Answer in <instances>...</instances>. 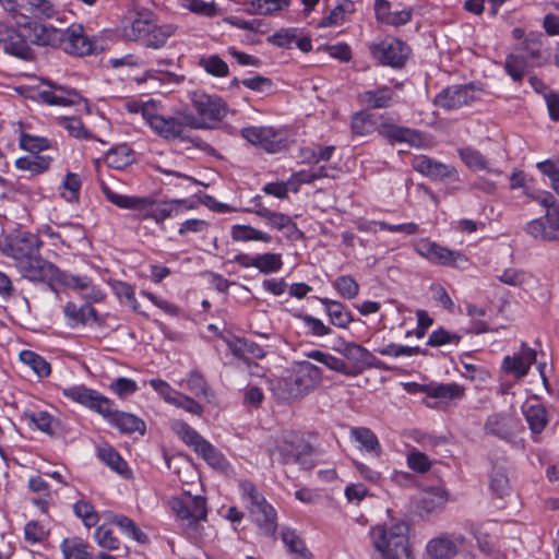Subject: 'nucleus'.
Masks as SVG:
<instances>
[{
	"label": "nucleus",
	"mask_w": 559,
	"mask_h": 559,
	"mask_svg": "<svg viewBox=\"0 0 559 559\" xmlns=\"http://www.w3.org/2000/svg\"><path fill=\"white\" fill-rule=\"evenodd\" d=\"M43 245L38 235L16 231L5 237L2 252L14 261L23 278L39 283L56 274L55 264L40 255Z\"/></svg>",
	"instance_id": "nucleus-1"
},
{
	"label": "nucleus",
	"mask_w": 559,
	"mask_h": 559,
	"mask_svg": "<svg viewBox=\"0 0 559 559\" xmlns=\"http://www.w3.org/2000/svg\"><path fill=\"white\" fill-rule=\"evenodd\" d=\"M322 370L309 361H300L287 376L272 382L274 396L282 402L301 399L321 381Z\"/></svg>",
	"instance_id": "nucleus-2"
},
{
	"label": "nucleus",
	"mask_w": 559,
	"mask_h": 559,
	"mask_svg": "<svg viewBox=\"0 0 559 559\" xmlns=\"http://www.w3.org/2000/svg\"><path fill=\"white\" fill-rule=\"evenodd\" d=\"M407 533L408 526L404 521H391L372 527L370 537L383 559L411 558Z\"/></svg>",
	"instance_id": "nucleus-3"
},
{
	"label": "nucleus",
	"mask_w": 559,
	"mask_h": 559,
	"mask_svg": "<svg viewBox=\"0 0 559 559\" xmlns=\"http://www.w3.org/2000/svg\"><path fill=\"white\" fill-rule=\"evenodd\" d=\"M193 112H186V122L191 129H212L227 114L222 98L203 93H193L191 97Z\"/></svg>",
	"instance_id": "nucleus-4"
},
{
	"label": "nucleus",
	"mask_w": 559,
	"mask_h": 559,
	"mask_svg": "<svg viewBox=\"0 0 559 559\" xmlns=\"http://www.w3.org/2000/svg\"><path fill=\"white\" fill-rule=\"evenodd\" d=\"M170 429L213 468L224 471L228 463L225 456L197 430L181 419H173Z\"/></svg>",
	"instance_id": "nucleus-5"
},
{
	"label": "nucleus",
	"mask_w": 559,
	"mask_h": 559,
	"mask_svg": "<svg viewBox=\"0 0 559 559\" xmlns=\"http://www.w3.org/2000/svg\"><path fill=\"white\" fill-rule=\"evenodd\" d=\"M143 117L150 124L151 129L164 139L183 138L185 129L188 127L186 122V112L177 117H165L162 115H153L150 112L148 105L143 107Z\"/></svg>",
	"instance_id": "nucleus-6"
},
{
	"label": "nucleus",
	"mask_w": 559,
	"mask_h": 559,
	"mask_svg": "<svg viewBox=\"0 0 559 559\" xmlns=\"http://www.w3.org/2000/svg\"><path fill=\"white\" fill-rule=\"evenodd\" d=\"M170 507L176 516L181 521H187L188 525L205 520L207 515L206 500L202 496L187 495L181 498H173Z\"/></svg>",
	"instance_id": "nucleus-7"
},
{
	"label": "nucleus",
	"mask_w": 559,
	"mask_h": 559,
	"mask_svg": "<svg viewBox=\"0 0 559 559\" xmlns=\"http://www.w3.org/2000/svg\"><path fill=\"white\" fill-rule=\"evenodd\" d=\"M155 20L156 15L151 10L134 7L130 12L129 23L123 26L124 37L144 46Z\"/></svg>",
	"instance_id": "nucleus-8"
},
{
	"label": "nucleus",
	"mask_w": 559,
	"mask_h": 559,
	"mask_svg": "<svg viewBox=\"0 0 559 559\" xmlns=\"http://www.w3.org/2000/svg\"><path fill=\"white\" fill-rule=\"evenodd\" d=\"M100 189L110 203L123 210L138 212V215L141 219H151L150 212H152V205H154L153 198L120 194L112 191L104 182H102Z\"/></svg>",
	"instance_id": "nucleus-9"
},
{
	"label": "nucleus",
	"mask_w": 559,
	"mask_h": 559,
	"mask_svg": "<svg viewBox=\"0 0 559 559\" xmlns=\"http://www.w3.org/2000/svg\"><path fill=\"white\" fill-rule=\"evenodd\" d=\"M478 99L477 91L473 85H452L443 88L435 98V104L447 110L468 106Z\"/></svg>",
	"instance_id": "nucleus-10"
},
{
	"label": "nucleus",
	"mask_w": 559,
	"mask_h": 559,
	"mask_svg": "<svg viewBox=\"0 0 559 559\" xmlns=\"http://www.w3.org/2000/svg\"><path fill=\"white\" fill-rule=\"evenodd\" d=\"M464 543L465 537L460 533L442 534L427 543L426 552L431 559H451Z\"/></svg>",
	"instance_id": "nucleus-11"
},
{
	"label": "nucleus",
	"mask_w": 559,
	"mask_h": 559,
	"mask_svg": "<svg viewBox=\"0 0 559 559\" xmlns=\"http://www.w3.org/2000/svg\"><path fill=\"white\" fill-rule=\"evenodd\" d=\"M372 52L381 63L400 68L405 63L409 48L400 39L388 38L374 46Z\"/></svg>",
	"instance_id": "nucleus-12"
},
{
	"label": "nucleus",
	"mask_w": 559,
	"mask_h": 559,
	"mask_svg": "<svg viewBox=\"0 0 559 559\" xmlns=\"http://www.w3.org/2000/svg\"><path fill=\"white\" fill-rule=\"evenodd\" d=\"M62 393L71 401L95 411L100 415L103 412H108L109 399L93 389L84 385H73L63 389Z\"/></svg>",
	"instance_id": "nucleus-13"
},
{
	"label": "nucleus",
	"mask_w": 559,
	"mask_h": 559,
	"mask_svg": "<svg viewBox=\"0 0 559 559\" xmlns=\"http://www.w3.org/2000/svg\"><path fill=\"white\" fill-rule=\"evenodd\" d=\"M61 48L67 53L86 56L95 51V43L84 34L82 25H71L63 32Z\"/></svg>",
	"instance_id": "nucleus-14"
},
{
	"label": "nucleus",
	"mask_w": 559,
	"mask_h": 559,
	"mask_svg": "<svg viewBox=\"0 0 559 559\" xmlns=\"http://www.w3.org/2000/svg\"><path fill=\"white\" fill-rule=\"evenodd\" d=\"M412 167L417 173L433 180H444L447 178L457 180V170L451 165L437 162L426 155H418L412 159Z\"/></svg>",
	"instance_id": "nucleus-15"
},
{
	"label": "nucleus",
	"mask_w": 559,
	"mask_h": 559,
	"mask_svg": "<svg viewBox=\"0 0 559 559\" xmlns=\"http://www.w3.org/2000/svg\"><path fill=\"white\" fill-rule=\"evenodd\" d=\"M535 360L536 352L530 348L525 343H522L520 353L503 358L501 369L506 373L521 379L528 373Z\"/></svg>",
	"instance_id": "nucleus-16"
},
{
	"label": "nucleus",
	"mask_w": 559,
	"mask_h": 559,
	"mask_svg": "<svg viewBox=\"0 0 559 559\" xmlns=\"http://www.w3.org/2000/svg\"><path fill=\"white\" fill-rule=\"evenodd\" d=\"M50 90L39 92V98L50 106H71L81 100V95L73 88L57 84L50 80H45Z\"/></svg>",
	"instance_id": "nucleus-17"
},
{
	"label": "nucleus",
	"mask_w": 559,
	"mask_h": 559,
	"mask_svg": "<svg viewBox=\"0 0 559 559\" xmlns=\"http://www.w3.org/2000/svg\"><path fill=\"white\" fill-rule=\"evenodd\" d=\"M0 45L7 53L21 59L27 60L32 56L24 36L7 25L0 26Z\"/></svg>",
	"instance_id": "nucleus-18"
},
{
	"label": "nucleus",
	"mask_w": 559,
	"mask_h": 559,
	"mask_svg": "<svg viewBox=\"0 0 559 559\" xmlns=\"http://www.w3.org/2000/svg\"><path fill=\"white\" fill-rule=\"evenodd\" d=\"M102 416L123 433L135 431L144 432L145 424L142 419L130 413L119 412L112 408V402H108V412H103Z\"/></svg>",
	"instance_id": "nucleus-19"
},
{
	"label": "nucleus",
	"mask_w": 559,
	"mask_h": 559,
	"mask_svg": "<svg viewBox=\"0 0 559 559\" xmlns=\"http://www.w3.org/2000/svg\"><path fill=\"white\" fill-rule=\"evenodd\" d=\"M250 514L253 521L259 525L263 534L273 536L276 532L275 511L264 498L249 506Z\"/></svg>",
	"instance_id": "nucleus-20"
},
{
	"label": "nucleus",
	"mask_w": 559,
	"mask_h": 559,
	"mask_svg": "<svg viewBox=\"0 0 559 559\" xmlns=\"http://www.w3.org/2000/svg\"><path fill=\"white\" fill-rule=\"evenodd\" d=\"M378 131L380 135L391 142H405L415 147H420L423 144L420 132L409 128L383 123L379 127Z\"/></svg>",
	"instance_id": "nucleus-21"
},
{
	"label": "nucleus",
	"mask_w": 559,
	"mask_h": 559,
	"mask_svg": "<svg viewBox=\"0 0 559 559\" xmlns=\"http://www.w3.org/2000/svg\"><path fill=\"white\" fill-rule=\"evenodd\" d=\"M448 501L447 491L442 488H429L421 492L417 502L420 516L440 512Z\"/></svg>",
	"instance_id": "nucleus-22"
},
{
	"label": "nucleus",
	"mask_w": 559,
	"mask_h": 559,
	"mask_svg": "<svg viewBox=\"0 0 559 559\" xmlns=\"http://www.w3.org/2000/svg\"><path fill=\"white\" fill-rule=\"evenodd\" d=\"M514 428V419L510 414L497 413L490 415L484 425L486 433L502 440L511 438Z\"/></svg>",
	"instance_id": "nucleus-23"
},
{
	"label": "nucleus",
	"mask_w": 559,
	"mask_h": 559,
	"mask_svg": "<svg viewBox=\"0 0 559 559\" xmlns=\"http://www.w3.org/2000/svg\"><path fill=\"white\" fill-rule=\"evenodd\" d=\"M423 392L428 397L439 400L440 402L460 400L464 396V389L456 383H432L425 385Z\"/></svg>",
	"instance_id": "nucleus-24"
},
{
	"label": "nucleus",
	"mask_w": 559,
	"mask_h": 559,
	"mask_svg": "<svg viewBox=\"0 0 559 559\" xmlns=\"http://www.w3.org/2000/svg\"><path fill=\"white\" fill-rule=\"evenodd\" d=\"M177 29V25L171 23L158 24L156 19L153 27L150 31L144 47L151 49H160L165 47L168 39L176 34Z\"/></svg>",
	"instance_id": "nucleus-25"
},
{
	"label": "nucleus",
	"mask_w": 559,
	"mask_h": 559,
	"mask_svg": "<svg viewBox=\"0 0 559 559\" xmlns=\"http://www.w3.org/2000/svg\"><path fill=\"white\" fill-rule=\"evenodd\" d=\"M394 92L389 86H380L376 90H368L359 94V99L365 105L379 109L386 108L393 104Z\"/></svg>",
	"instance_id": "nucleus-26"
},
{
	"label": "nucleus",
	"mask_w": 559,
	"mask_h": 559,
	"mask_svg": "<svg viewBox=\"0 0 559 559\" xmlns=\"http://www.w3.org/2000/svg\"><path fill=\"white\" fill-rule=\"evenodd\" d=\"M559 222L537 218L526 225V233L536 239L551 241L558 239Z\"/></svg>",
	"instance_id": "nucleus-27"
},
{
	"label": "nucleus",
	"mask_w": 559,
	"mask_h": 559,
	"mask_svg": "<svg viewBox=\"0 0 559 559\" xmlns=\"http://www.w3.org/2000/svg\"><path fill=\"white\" fill-rule=\"evenodd\" d=\"M97 456L104 464H106L108 467H110L119 475L124 477L129 476L130 471L128 468L126 461L108 443L100 444L97 448Z\"/></svg>",
	"instance_id": "nucleus-28"
},
{
	"label": "nucleus",
	"mask_w": 559,
	"mask_h": 559,
	"mask_svg": "<svg viewBox=\"0 0 559 559\" xmlns=\"http://www.w3.org/2000/svg\"><path fill=\"white\" fill-rule=\"evenodd\" d=\"M355 11V3L352 0H341L318 23L319 27L340 26L345 22L346 15Z\"/></svg>",
	"instance_id": "nucleus-29"
},
{
	"label": "nucleus",
	"mask_w": 559,
	"mask_h": 559,
	"mask_svg": "<svg viewBox=\"0 0 559 559\" xmlns=\"http://www.w3.org/2000/svg\"><path fill=\"white\" fill-rule=\"evenodd\" d=\"M34 34L31 38L33 44L38 46H52L57 47L62 45L63 32L46 25H38L34 23Z\"/></svg>",
	"instance_id": "nucleus-30"
},
{
	"label": "nucleus",
	"mask_w": 559,
	"mask_h": 559,
	"mask_svg": "<svg viewBox=\"0 0 559 559\" xmlns=\"http://www.w3.org/2000/svg\"><path fill=\"white\" fill-rule=\"evenodd\" d=\"M320 300L324 306L333 325L338 328H347V325L353 321L352 313L343 304L328 298H321Z\"/></svg>",
	"instance_id": "nucleus-31"
},
{
	"label": "nucleus",
	"mask_w": 559,
	"mask_h": 559,
	"mask_svg": "<svg viewBox=\"0 0 559 559\" xmlns=\"http://www.w3.org/2000/svg\"><path fill=\"white\" fill-rule=\"evenodd\" d=\"M55 270H56V274H52V276L50 278L40 281L39 283H46L49 286H51L53 283H59V284H63L68 287H71L73 289H78V290H82V292L84 289H88L92 284V280L87 276H79V275H72V274L64 273V272L60 271L56 265H55Z\"/></svg>",
	"instance_id": "nucleus-32"
},
{
	"label": "nucleus",
	"mask_w": 559,
	"mask_h": 559,
	"mask_svg": "<svg viewBox=\"0 0 559 559\" xmlns=\"http://www.w3.org/2000/svg\"><path fill=\"white\" fill-rule=\"evenodd\" d=\"M105 162L111 168L123 169L134 162V152L129 145L120 144L107 152Z\"/></svg>",
	"instance_id": "nucleus-33"
},
{
	"label": "nucleus",
	"mask_w": 559,
	"mask_h": 559,
	"mask_svg": "<svg viewBox=\"0 0 559 559\" xmlns=\"http://www.w3.org/2000/svg\"><path fill=\"white\" fill-rule=\"evenodd\" d=\"M64 559H93L87 550L88 544L80 537H70L63 539L60 545Z\"/></svg>",
	"instance_id": "nucleus-34"
},
{
	"label": "nucleus",
	"mask_w": 559,
	"mask_h": 559,
	"mask_svg": "<svg viewBox=\"0 0 559 559\" xmlns=\"http://www.w3.org/2000/svg\"><path fill=\"white\" fill-rule=\"evenodd\" d=\"M51 163V157L32 154L29 156H23L15 160L17 169L28 171L32 176L43 174L46 171Z\"/></svg>",
	"instance_id": "nucleus-35"
},
{
	"label": "nucleus",
	"mask_w": 559,
	"mask_h": 559,
	"mask_svg": "<svg viewBox=\"0 0 559 559\" xmlns=\"http://www.w3.org/2000/svg\"><path fill=\"white\" fill-rule=\"evenodd\" d=\"M350 437L360 444L367 452L373 453L377 457L381 454V445L378 437L366 427H354L350 429Z\"/></svg>",
	"instance_id": "nucleus-36"
},
{
	"label": "nucleus",
	"mask_w": 559,
	"mask_h": 559,
	"mask_svg": "<svg viewBox=\"0 0 559 559\" xmlns=\"http://www.w3.org/2000/svg\"><path fill=\"white\" fill-rule=\"evenodd\" d=\"M523 413L533 433L538 435L545 429L548 418L547 411L542 404L527 405L524 407Z\"/></svg>",
	"instance_id": "nucleus-37"
},
{
	"label": "nucleus",
	"mask_w": 559,
	"mask_h": 559,
	"mask_svg": "<svg viewBox=\"0 0 559 559\" xmlns=\"http://www.w3.org/2000/svg\"><path fill=\"white\" fill-rule=\"evenodd\" d=\"M248 12L258 15H271L287 10L289 0H247Z\"/></svg>",
	"instance_id": "nucleus-38"
},
{
	"label": "nucleus",
	"mask_w": 559,
	"mask_h": 559,
	"mask_svg": "<svg viewBox=\"0 0 559 559\" xmlns=\"http://www.w3.org/2000/svg\"><path fill=\"white\" fill-rule=\"evenodd\" d=\"M271 459L277 460L282 464H299L302 456L294 443L284 440L271 450Z\"/></svg>",
	"instance_id": "nucleus-39"
},
{
	"label": "nucleus",
	"mask_w": 559,
	"mask_h": 559,
	"mask_svg": "<svg viewBox=\"0 0 559 559\" xmlns=\"http://www.w3.org/2000/svg\"><path fill=\"white\" fill-rule=\"evenodd\" d=\"M230 234L234 241L246 242L255 240L266 243L272 241V237L269 234L253 228L250 225H234Z\"/></svg>",
	"instance_id": "nucleus-40"
},
{
	"label": "nucleus",
	"mask_w": 559,
	"mask_h": 559,
	"mask_svg": "<svg viewBox=\"0 0 559 559\" xmlns=\"http://www.w3.org/2000/svg\"><path fill=\"white\" fill-rule=\"evenodd\" d=\"M21 361L28 366L39 378L48 377L51 372L50 364L40 355L32 350L20 353Z\"/></svg>",
	"instance_id": "nucleus-41"
},
{
	"label": "nucleus",
	"mask_w": 559,
	"mask_h": 559,
	"mask_svg": "<svg viewBox=\"0 0 559 559\" xmlns=\"http://www.w3.org/2000/svg\"><path fill=\"white\" fill-rule=\"evenodd\" d=\"M542 38L540 33H530L522 43V53L527 62L536 63L542 58Z\"/></svg>",
	"instance_id": "nucleus-42"
},
{
	"label": "nucleus",
	"mask_w": 559,
	"mask_h": 559,
	"mask_svg": "<svg viewBox=\"0 0 559 559\" xmlns=\"http://www.w3.org/2000/svg\"><path fill=\"white\" fill-rule=\"evenodd\" d=\"M459 155L463 163L471 169L474 170H485L487 169L490 173H493L496 175H499L500 171L495 169H489L487 167V159L485 156L477 150H474L472 147H464L459 150Z\"/></svg>",
	"instance_id": "nucleus-43"
},
{
	"label": "nucleus",
	"mask_w": 559,
	"mask_h": 559,
	"mask_svg": "<svg viewBox=\"0 0 559 559\" xmlns=\"http://www.w3.org/2000/svg\"><path fill=\"white\" fill-rule=\"evenodd\" d=\"M490 489L498 497L509 495L511 490L510 479L503 466H493L490 474Z\"/></svg>",
	"instance_id": "nucleus-44"
},
{
	"label": "nucleus",
	"mask_w": 559,
	"mask_h": 559,
	"mask_svg": "<svg viewBox=\"0 0 559 559\" xmlns=\"http://www.w3.org/2000/svg\"><path fill=\"white\" fill-rule=\"evenodd\" d=\"M283 266L281 253L266 252L257 254L255 269L262 274H271L278 272Z\"/></svg>",
	"instance_id": "nucleus-45"
},
{
	"label": "nucleus",
	"mask_w": 559,
	"mask_h": 559,
	"mask_svg": "<svg viewBox=\"0 0 559 559\" xmlns=\"http://www.w3.org/2000/svg\"><path fill=\"white\" fill-rule=\"evenodd\" d=\"M112 523H115L126 535L138 543L144 544L147 542V535L142 532L131 519L123 515H116L112 519Z\"/></svg>",
	"instance_id": "nucleus-46"
},
{
	"label": "nucleus",
	"mask_w": 559,
	"mask_h": 559,
	"mask_svg": "<svg viewBox=\"0 0 559 559\" xmlns=\"http://www.w3.org/2000/svg\"><path fill=\"white\" fill-rule=\"evenodd\" d=\"M333 287L337 290L340 296L345 299H354L359 294V284L350 275L338 276L333 282Z\"/></svg>",
	"instance_id": "nucleus-47"
},
{
	"label": "nucleus",
	"mask_w": 559,
	"mask_h": 559,
	"mask_svg": "<svg viewBox=\"0 0 559 559\" xmlns=\"http://www.w3.org/2000/svg\"><path fill=\"white\" fill-rule=\"evenodd\" d=\"M261 146L269 153H276L282 150L284 138L282 132L271 127H263Z\"/></svg>",
	"instance_id": "nucleus-48"
},
{
	"label": "nucleus",
	"mask_w": 559,
	"mask_h": 559,
	"mask_svg": "<svg viewBox=\"0 0 559 559\" xmlns=\"http://www.w3.org/2000/svg\"><path fill=\"white\" fill-rule=\"evenodd\" d=\"M199 64L211 75L226 76L228 74L227 63L217 55L202 57Z\"/></svg>",
	"instance_id": "nucleus-49"
},
{
	"label": "nucleus",
	"mask_w": 559,
	"mask_h": 559,
	"mask_svg": "<svg viewBox=\"0 0 559 559\" xmlns=\"http://www.w3.org/2000/svg\"><path fill=\"white\" fill-rule=\"evenodd\" d=\"M179 201H163L159 202L154 199V205H152V212H150L151 219L156 224L163 223L166 218L170 217L174 211L177 210Z\"/></svg>",
	"instance_id": "nucleus-50"
},
{
	"label": "nucleus",
	"mask_w": 559,
	"mask_h": 559,
	"mask_svg": "<svg viewBox=\"0 0 559 559\" xmlns=\"http://www.w3.org/2000/svg\"><path fill=\"white\" fill-rule=\"evenodd\" d=\"M111 288L120 301L129 305L134 311L139 310V302L134 295V288L130 284L121 281H115L111 283Z\"/></svg>",
	"instance_id": "nucleus-51"
},
{
	"label": "nucleus",
	"mask_w": 559,
	"mask_h": 559,
	"mask_svg": "<svg viewBox=\"0 0 559 559\" xmlns=\"http://www.w3.org/2000/svg\"><path fill=\"white\" fill-rule=\"evenodd\" d=\"M334 349L357 366H359L362 355H366V347L357 343L345 342L343 340L340 342L338 346L334 347Z\"/></svg>",
	"instance_id": "nucleus-52"
},
{
	"label": "nucleus",
	"mask_w": 559,
	"mask_h": 559,
	"mask_svg": "<svg viewBox=\"0 0 559 559\" xmlns=\"http://www.w3.org/2000/svg\"><path fill=\"white\" fill-rule=\"evenodd\" d=\"M527 63L524 56L509 55L506 60V71L515 82H520L524 76Z\"/></svg>",
	"instance_id": "nucleus-53"
},
{
	"label": "nucleus",
	"mask_w": 559,
	"mask_h": 559,
	"mask_svg": "<svg viewBox=\"0 0 559 559\" xmlns=\"http://www.w3.org/2000/svg\"><path fill=\"white\" fill-rule=\"evenodd\" d=\"M534 199L546 209V221L559 222V203L550 192H539Z\"/></svg>",
	"instance_id": "nucleus-54"
},
{
	"label": "nucleus",
	"mask_w": 559,
	"mask_h": 559,
	"mask_svg": "<svg viewBox=\"0 0 559 559\" xmlns=\"http://www.w3.org/2000/svg\"><path fill=\"white\" fill-rule=\"evenodd\" d=\"M74 513L76 516L83 520V523L87 527L95 526L98 522V514L95 511L92 503L86 500H79L74 507Z\"/></svg>",
	"instance_id": "nucleus-55"
},
{
	"label": "nucleus",
	"mask_w": 559,
	"mask_h": 559,
	"mask_svg": "<svg viewBox=\"0 0 559 559\" xmlns=\"http://www.w3.org/2000/svg\"><path fill=\"white\" fill-rule=\"evenodd\" d=\"M62 188L63 191L61 194L67 201H78L79 192L81 189V179L79 175L74 173L67 174L64 180L62 181Z\"/></svg>",
	"instance_id": "nucleus-56"
},
{
	"label": "nucleus",
	"mask_w": 559,
	"mask_h": 559,
	"mask_svg": "<svg viewBox=\"0 0 559 559\" xmlns=\"http://www.w3.org/2000/svg\"><path fill=\"white\" fill-rule=\"evenodd\" d=\"M29 426H34L43 432L51 431L52 417L47 412H28L24 414Z\"/></svg>",
	"instance_id": "nucleus-57"
},
{
	"label": "nucleus",
	"mask_w": 559,
	"mask_h": 559,
	"mask_svg": "<svg viewBox=\"0 0 559 559\" xmlns=\"http://www.w3.org/2000/svg\"><path fill=\"white\" fill-rule=\"evenodd\" d=\"M95 539L99 547L107 550H118L119 549V540L114 535L112 531L106 528L105 526H99L95 531Z\"/></svg>",
	"instance_id": "nucleus-58"
},
{
	"label": "nucleus",
	"mask_w": 559,
	"mask_h": 559,
	"mask_svg": "<svg viewBox=\"0 0 559 559\" xmlns=\"http://www.w3.org/2000/svg\"><path fill=\"white\" fill-rule=\"evenodd\" d=\"M460 341V335L451 333L444 329H439L430 334L427 344L432 347H438L445 344H459Z\"/></svg>",
	"instance_id": "nucleus-59"
},
{
	"label": "nucleus",
	"mask_w": 559,
	"mask_h": 559,
	"mask_svg": "<svg viewBox=\"0 0 559 559\" xmlns=\"http://www.w3.org/2000/svg\"><path fill=\"white\" fill-rule=\"evenodd\" d=\"M537 168L550 179L552 189L559 194V160L547 159L537 163Z\"/></svg>",
	"instance_id": "nucleus-60"
},
{
	"label": "nucleus",
	"mask_w": 559,
	"mask_h": 559,
	"mask_svg": "<svg viewBox=\"0 0 559 559\" xmlns=\"http://www.w3.org/2000/svg\"><path fill=\"white\" fill-rule=\"evenodd\" d=\"M373 129V122L366 112H356L352 119V131L357 135L369 134Z\"/></svg>",
	"instance_id": "nucleus-61"
},
{
	"label": "nucleus",
	"mask_w": 559,
	"mask_h": 559,
	"mask_svg": "<svg viewBox=\"0 0 559 559\" xmlns=\"http://www.w3.org/2000/svg\"><path fill=\"white\" fill-rule=\"evenodd\" d=\"M20 146L21 148L35 154L46 150L48 147V141L45 138H38L23 133L20 139Z\"/></svg>",
	"instance_id": "nucleus-62"
},
{
	"label": "nucleus",
	"mask_w": 559,
	"mask_h": 559,
	"mask_svg": "<svg viewBox=\"0 0 559 559\" xmlns=\"http://www.w3.org/2000/svg\"><path fill=\"white\" fill-rule=\"evenodd\" d=\"M295 40V28H282L267 38L269 43L283 48H290Z\"/></svg>",
	"instance_id": "nucleus-63"
},
{
	"label": "nucleus",
	"mask_w": 559,
	"mask_h": 559,
	"mask_svg": "<svg viewBox=\"0 0 559 559\" xmlns=\"http://www.w3.org/2000/svg\"><path fill=\"white\" fill-rule=\"evenodd\" d=\"M24 536L26 542L36 544L45 539L47 532L39 522L31 521L24 527Z\"/></svg>",
	"instance_id": "nucleus-64"
}]
</instances>
